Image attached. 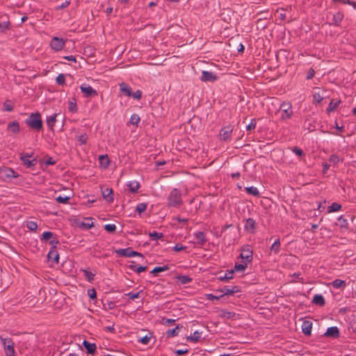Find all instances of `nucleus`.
<instances>
[{
  "instance_id": "nucleus-8",
  "label": "nucleus",
  "mask_w": 356,
  "mask_h": 356,
  "mask_svg": "<svg viewBox=\"0 0 356 356\" xmlns=\"http://www.w3.org/2000/svg\"><path fill=\"white\" fill-rule=\"evenodd\" d=\"M65 40L58 37H54L50 42V47L54 51H60L65 46Z\"/></svg>"
},
{
  "instance_id": "nucleus-15",
  "label": "nucleus",
  "mask_w": 356,
  "mask_h": 356,
  "mask_svg": "<svg viewBox=\"0 0 356 356\" xmlns=\"http://www.w3.org/2000/svg\"><path fill=\"white\" fill-rule=\"evenodd\" d=\"M120 91L126 96L131 97V87L124 83H122L120 85Z\"/></svg>"
},
{
  "instance_id": "nucleus-36",
  "label": "nucleus",
  "mask_w": 356,
  "mask_h": 356,
  "mask_svg": "<svg viewBox=\"0 0 356 356\" xmlns=\"http://www.w3.org/2000/svg\"><path fill=\"white\" fill-rule=\"evenodd\" d=\"M169 269V267L168 266H158L155 267L152 271L151 273L156 274L160 272H163Z\"/></svg>"
},
{
  "instance_id": "nucleus-45",
  "label": "nucleus",
  "mask_w": 356,
  "mask_h": 356,
  "mask_svg": "<svg viewBox=\"0 0 356 356\" xmlns=\"http://www.w3.org/2000/svg\"><path fill=\"white\" fill-rule=\"evenodd\" d=\"M147 209V204L145 203H140L136 206V211L140 214L144 212Z\"/></svg>"
},
{
  "instance_id": "nucleus-6",
  "label": "nucleus",
  "mask_w": 356,
  "mask_h": 356,
  "mask_svg": "<svg viewBox=\"0 0 356 356\" xmlns=\"http://www.w3.org/2000/svg\"><path fill=\"white\" fill-rule=\"evenodd\" d=\"M118 255L120 257H131L134 256H138L143 257V254L140 252L133 250L131 248L124 249H118L115 251Z\"/></svg>"
},
{
  "instance_id": "nucleus-60",
  "label": "nucleus",
  "mask_w": 356,
  "mask_h": 356,
  "mask_svg": "<svg viewBox=\"0 0 356 356\" xmlns=\"http://www.w3.org/2000/svg\"><path fill=\"white\" fill-rule=\"evenodd\" d=\"M56 162V161L55 160H53V157H49V159L42 161V163L46 165H53Z\"/></svg>"
},
{
  "instance_id": "nucleus-28",
  "label": "nucleus",
  "mask_w": 356,
  "mask_h": 356,
  "mask_svg": "<svg viewBox=\"0 0 356 356\" xmlns=\"http://www.w3.org/2000/svg\"><path fill=\"white\" fill-rule=\"evenodd\" d=\"M177 279L182 284H186L192 281V279L187 275H179L177 277Z\"/></svg>"
},
{
  "instance_id": "nucleus-52",
  "label": "nucleus",
  "mask_w": 356,
  "mask_h": 356,
  "mask_svg": "<svg viewBox=\"0 0 356 356\" xmlns=\"http://www.w3.org/2000/svg\"><path fill=\"white\" fill-rule=\"evenodd\" d=\"M81 91L85 93L86 97L89 96V86L83 84L80 87Z\"/></svg>"
},
{
  "instance_id": "nucleus-48",
  "label": "nucleus",
  "mask_w": 356,
  "mask_h": 356,
  "mask_svg": "<svg viewBox=\"0 0 356 356\" xmlns=\"http://www.w3.org/2000/svg\"><path fill=\"white\" fill-rule=\"evenodd\" d=\"M314 101L316 103H320L323 99V97L319 92H315L313 95Z\"/></svg>"
},
{
  "instance_id": "nucleus-56",
  "label": "nucleus",
  "mask_w": 356,
  "mask_h": 356,
  "mask_svg": "<svg viewBox=\"0 0 356 356\" xmlns=\"http://www.w3.org/2000/svg\"><path fill=\"white\" fill-rule=\"evenodd\" d=\"M53 236V233L51 232H45L43 233L42 234V239H44V240H49L52 238Z\"/></svg>"
},
{
  "instance_id": "nucleus-64",
  "label": "nucleus",
  "mask_w": 356,
  "mask_h": 356,
  "mask_svg": "<svg viewBox=\"0 0 356 356\" xmlns=\"http://www.w3.org/2000/svg\"><path fill=\"white\" fill-rule=\"evenodd\" d=\"M97 297L96 291L95 289H90V299L95 300Z\"/></svg>"
},
{
  "instance_id": "nucleus-58",
  "label": "nucleus",
  "mask_w": 356,
  "mask_h": 356,
  "mask_svg": "<svg viewBox=\"0 0 356 356\" xmlns=\"http://www.w3.org/2000/svg\"><path fill=\"white\" fill-rule=\"evenodd\" d=\"M149 341H150V337H147V336H145L139 340L140 342H141L142 343H143L145 345H147L149 342Z\"/></svg>"
},
{
  "instance_id": "nucleus-2",
  "label": "nucleus",
  "mask_w": 356,
  "mask_h": 356,
  "mask_svg": "<svg viewBox=\"0 0 356 356\" xmlns=\"http://www.w3.org/2000/svg\"><path fill=\"white\" fill-rule=\"evenodd\" d=\"M27 124L33 129L40 130L42 127V122L40 113H32L26 120Z\"/></svg>"
},
{
  "instance_id": "nucleus-33",
  "label": "nucleus",
  "mask_w": 356,
  "mask_h": 356,
  "mask_svg": "<svg viewBox=\"0 0 356 356\" xmlns=\"http://www.w3.org/2000/svg\"><path fill=\"white\" fill-rule=\"evenodd\" d=\"M56 116L57 115L54 114L47 118V123L49 127H53V126L54 125Z\"/></svg>"
},
{
  "instance_id": "nucleus-30",
  "label": "nucleus",
  "mask_w": 356,
  "mask_h": 356,
  "mask_svg": "<svg viewBox=\"0 0 356 356\" xmlns=\"http://www.w3.org/2000/svg\"><path fill=\"white\" fill-rule=\"evenodd\" d=\"M140 120V118L139 115L136 113H134L131 115V116L130 118L129 123L133 125H138Z\"/></svg>"
},
{
  "instance_id": "nucleus-9",
  "label": "nucleus",
  "mask_w": 356,
  "mask_h": 356,
  "mask_svg": "<svg viewBox=\"0 0 356 356\" xmlns=\"http://www.w3.org/2000/svg\"><path fill=\"white\" fill-rule=\"evenodd\" d=\"M218 79V76L216 74L209 72L206 70H203L202 72V76L200 77V80L203 82H214Z\"/></svg>"
},
{
  "instance_id": "nucleus-19",
  "label": "nucleus",
  "mask_w": 356,
  "mask_h": 356,
  "mask_svg": "<svg viewBox=\"0 0 356 356\" xmlns=\"http://www.w3.org/2000/svg\"><path fill=\"white\" fill-rule=\"evenodd\" d=\"M8 129L12 133H18L19 131V124L16 121L12 122L8 124Z\"/></svg>"
},
{
  "instance_id": "nucleus-62",
  "label": "nucleus",
  "mask_w": 356,
  "mask_h": 356,
  "mask_svg": "<svg viewBox=\"0 0 356 356\" xmlns=\"http://www.w3.org/2000/svg\"><path fill=\"white\" fill-rule=\"evenodd\" d=\"M292 152L298 156H301L302 154V149L298 147H295L294 148H293Z\"/></svg>"
},
{
  "instance_id": "nucleus-27",
  "label": "nucleus",
  "mask_w": 356,
  "mask_h": 356,
  "mask_svg": "<svg viewBox=\"0 0 356 356\" xmlns=\"http://www.w3.org/2000/svg\"><path fill=\"white\" fill-rule=\"evenodd\" d=\"M343 15L340 12H338L336 14H334L333 16L334 24L337 26L339 25L341 20L343 19Z\"/></svg>"
},
{
  "instance_id": "nucleus-35",
  "label": "nucleus",
  "mask_w": 356,
  "mask_h": 356,
  "mask_svg": "<svg viewBox=\"0 0 356 356\" xmlns=\"http://www.w3.org/2000/svg\"><path fill=\"white\" fill-rule=\"evenodd\" d=\"M220 316L226 318H232L235 316V313L225 310L220 311Z\"/></svg>"
},
{
  "instance_id": "nucleus-7",
  "label": "nucleus",
  "mask_w": 356,
  "mask_h": 356,
  "mask_svg": "<svg viewBox=\"0 0 356 356\" xmlns=\"http://www.w3.org/2000/svg\"><path fill=\"white\" fill-rule=\"evenodd\" d=\"M18 175L11 168H3L0 169V178L4 181L17 177Z\"/></svg>"
},
{
  "instance_id": "nucleus-26",
  "label": "nucleus",
  "mask_w": 356,
  "mask_h": 356,
  "mask_svg": "<svg viewBox=\"0 0 356 356\" xmlns=\"http://www.w3.org/2000/svg\"><path fill=\"white\" fill-rule=\"evenodd\" d=\"M99 165L103 168H106L110 164L109 157H98Z\"/></svg>"
},
{
  "instance_id": "nucleus-53",
  "label": "nucleus",
  "mask_w": 356,
  "mask_h": 356,
  "mask_svg": "<svg viewBox=\"0 0 356 356\" xmlns=\"http://www.w3.org/2000/svg\"><path fill=\"white\" fill-rule=\"evenodd\" d=\"M222 297H223V295H220L219 296H216L211 293L206 294L207 299L209 300H219Z\"/></svg>"
},
{
  "instance_id": "nucleus-14",
  "label": "nucleus",
  "mask_w": 356,
  "mask_h": 356,
  "mask_svg": "<svg viewBox=\"0 0 356 356\" xmlns=\"http://www.w3.org/2000/svg\"><path fill=\"white\" fill-rule=\"evenodd\" d=\"M245 229L250 233H253L255 229V221L252 218L246 220Z\"/></svg>"
},
{
  "instance_id": "nucleus-12",
  "label": "nucleus",
  "mask_w": 356,
  "mask_h": 356,
  "mask_svg": "<svg viewBox=\"0 0 356 356\" xmlns=\"http://www.w3.org/2000/svg\"><path fill=\"white\" fill-rule=\"evenodd\" d=\"M312 323L309 321H305L302 325V332L305 335H310L312 332Z\"/></svg>"
},
{
  "instance_id": "nucleus-22",
  "label": "nucleus",
  "mask_w": 356,
  "mask_h": 356,
  "mask_svg": "<svg viewBox=\"0 0 356 356\" xmlns=\"http://www.w3.org/2000/svg\"><path fill=\"white\" fill-rule=\"evenodd\" d=\"M340 102H341L339 100H332L326 109L327 113H330L331 112L334 111L336 109V108L339 106Z\"/></svg>"
},
{
  "instance_id": "nucleus-46",
  "label": "nucleus",
  "mask_w": 356,
  "mask_h": 356,
  "mask_svg": "<svg viewBox=\"0 0 356 356\" xmlns=\"http://www.w3.org/2000/svg\"><path fill=\"white\" fill-rule=\"evenodd\" d=\"M29 158L30 157H20V159L22 161L23 164L26 165L27 168L32 167V163Z\"/></svg>"
},
{
  "instance_id": "nucleus-24",
  "label": "nucleus",
  "mask_w": 356,
  "mask_h": 356,
  "mask_svg": "<svg viewBox=\"0 0 356 356\" xmlns=\"http://www.w3.org/2000/svg\"><path fill=\"white\" fill-rule=\"evenodd\" d=\"M332 286L335 289L345 288L346 282L343 280L337 279L331 283Z\"/></svg>"
},
{
  "instance_id": "nucleus-49",
  "label": "nucleus",
  "mask_w": 356,
  "mask_h": 356,
  "mask_svg": "<svg viewBox=\"0 0 356 356\" xmlns=\"http://www.w3.org/2000/svg\"><path fill=\"white\" fill-rule=\"evenodd\" d=\"M104 229L108 232H114L116 230V226L113 224H108L104 226Z\"/></svg>"
},
{
  "instance_id": "nucleus-11",
  "label": "nucleus",
  "mask_w": 356,
  "mask_h": 356,
  "mask_svg": "<svg viewBox=\"0 0 356 356\" xmlns=\"http://www.w3.org/2000/svg\"><path fill=\"white\" fill-rule=\"evenodd\" d=\"M324 336L337 339L339 337V330L337 327H330L327 329Z\"/></svg>"
},
{
  "instance_id": "nucleus-4",
  "label": "nucleus",
  "mask_w": 356,
  "mask_h": 356,
  "mask_svg": "<svg viewBox=\"0 0 356 356\" xmlns=\"http://www.w3.org/2000/svg\"><path fill=\"white\" fill-rule=\"evenodd\" d=\"M182 203L181 192L174 188L168 196V206L173 207H178Z\"/></svg>"
},
{
  "instance_id": "nucleus-29",
  "label": "nucleus",
  "mask_w": 356,
  "mask_h": 356,
  "mask_svg": "<svg viewBox=\"0 0 356 356\" xmlns=\"http://www.w3.org/2000/svg\"><path fill=\"white\" fill-rule=\"evenodd\" d=\"M201 337V332H199L197 331H195L193 332L192 336H190L187 338L188 341H191L193 342H197L199 341L200 338Z\"/></svg>"
},
{
  "instance_id": "nucleus-51",
  "label": "nucleus",
  "mask_w": 356,
  "mask_h": 356,
  "mask_svg": "<svg viewBox=\"0 0 356 356\" xmlns=\"http://www.w3.org/2000/svg\"><path fill=\"white\" fill-rule=\"evenodd\" d=\"M134 99H139L142 97V92L140 90H137L134 92H131V96Z\"/></svg>"
},
{
  "instance_id": "nucleus-34",
  "label": "nucleus",
  "mask_w": 356,
  "mask_h": 356,
  "mask_svg": "<svg viewBox=\"0 0 356 356\" xmlns=\"http://www.w3.org/2000/svg\"><path fill=\"white\" fill-rule=\"evenodd\" d=\"M179 330V326L177 325L175 328L169 330L166 332V334L168 337H172L177 336L178 334V330Z\"/></svg>"
},
{
  "instance_id": "nucleus-1",
  "label": "nucleus",
  "mask_w": 356,
  "mask_h": 356,
  "mask_svg": "<svg viewBox=\"0 0 356 356\" xmlns=\"http://www.w3.org/2000/svg\"><path fill=\"white\" fill-rule=\"evenodd\" d=\"M72 226L80 230L89 229V218L80 216H72L70 219Z\"/></svg>"
},
{
  "instance_id": "nucleus-17",
  "label": "nucleus",
  "mask_w": 356,
  "mask_h": 356,
  "mask_svg": "<svg viewBox=\"0 0 356 356\" xmlns=\"http://www.w3.org/2000/svg\"><path fill=\"white\" fill-rule=\"evenodd\" d=\"M47 257H48L49 260H50V261L52 260V261H55V263H56V264L58 263L59 254L56 250L51 249L49 252Z\"/></svg>"
},
{
  "instance_id": "nucleus-5",
  "label": "nucleus",
  "mask_w": 356,
  "mask_h": 356,
  "mask_svg": "<svg viewBox=\"0 0 356 356\" xmlns=\"http://www.w3.org/2000/svg\"><path fill=\"white\" fill-rule=\"evenodd\" d=\"M233 128L231 125L223 127L219 134V139L223 141H228L231 139Z\"/></svg>"
},
{
  "instance_id": "nucleus-54",
  "label": "nucleus",
  "mask_w": 356,
  "mask_h": 356,
  "mask_svg": "<svg viewBox=\"0 0 356 356\" xmlns=\"http://www.w3.org/2000/svg\"><path fill=\"white\" fill-rule=\"evenodd\" d=\"M335 128L337 130V132L335 133L334 134L337 136H341V134L344 131V127L343 126H339L338 124L335 122Z\"/></svg>"
},
{
  "instance_id": "nucleus-61",
  "label": "nucleus",
  "mask_w": 356,
  "mask_h": 356,
  "mask_svg": "<svg viewBox=\"0 0 356 356\" xmlns=\"http://www.w3.org/2000/svg\"><path fill=\"white\" fill-rule=\"evenodd\" d=\"M49 243L51 245L52 249L55 250L56 245L59 243V241L57 240V238H54L50 241Z\"/></svg>"
},
{
  "instance_id": "nucleus-57",
  "label": "nucleus",
  "mask_w": 356,
  "mask_h": 356,
  "mask_svg": "<svg viewBox=\"0 0 356 356\" xmlns=\"http://www.w3.org/2000/svg\"><path fill=\"white\" fill-rule=\"evenodd\" d=\"M88 140V136L86 135H82L79 136V141L81 145L86 144Z\"/></svg>"
},
{
  "instance_id": "nucleus-55",
  "label": "nucleus",
  "mask_w": 356,
  "mask_h": 356,
  "mask_svg": "<svg viewBox=\"0 0 356 356\" xmlns=\"http://www.w3.org/2000/svg\"><path fill=\"white\" fill-rule=\"evenodd\" d=\"M246 267H247L246 264H236L235 266H234V269L237 271L244 270Z\"/></svg>"
},
{
  "instance_id": "nucleus-39",
  "label": "nucleus",
  "mask_w": 356,
  "mask_h": 356,
  "mask_svg": "<svg viewBox=\"0 0 356 356\" xmlns=\"http://www.w3.org/2000/svg\"><path fill=\"white\" fill-rule=\"evenodd\" d=\"M234 270L227 271L224 276L220 277L218 279L220 281L229 280L233 277Z\"/></svg>"
},
{
  "instance_id": "nucleus-10",
  "label": "nucleus",
  "mask_w": 356,
  "mask_h": 356,
  "mask_svg": "<svg viewBox=\"0 0 356 356\" xmlns=\"http://www.w3.org/2000/svg\"><path fill=\"white\" fill-rule=\"evenodd\" d=\"M102 194L103 198L108 203H111L114 201V195L113 189L108 187L101 188Z\"/></svg>"
},
{
  "instance_id": "nucleus-16",
  "label": "nucleus",
  "mask_w": 356,
  "mask_h": 356,
  "mask_svg": "<svg viewBox=\"0 0 356 356\" xmlns=\"http://www.w3.org/2000/svg\"><path fill=\"white\" fill-rule=\"evenodd\" d=\"M240 257L247 262H250L252 259V252L249 250H243Z\"/></svg>"
},
{
  "instance_id": "nucleus-32",
  "label": "nucleus",
  "mask_w": 356,
  "mask_h": 356,
  "mask_svg": "<svg viewBox=\"0 0 356 356\" xmlns=\"http://www.w3.org/2000/svg\"><path fill=\"white\" fill-rule=\"evenodd\" d=\"M341 209V205L339 203L334 202L328 207L329 212H334L340 210Z\"/></svg>"
},
{
  "instance_id": "nucleus-50",
  "label": "nucleus",
  "mask_w": 356,
  "mask_h": 356,
  "mask_svg": "<svg viewBox=\"0 0 356 356\" xmlns=\"http://www.w3.org/2000/svg\"><path fill=\"white\" fill-rule=\"evenodd\" d=\"M140 293H142V291L137 292V293L130 292V293H127L126 296L129 297V298L134 300V299L138 298L140 297Z\"/></svg>"
},
{
  "instance_id": "nucleus-20",
  "label": "nucleus",
  "mask_w": 356,
  "mask_h": 356,
  "mask_svg": "<svg viewBox=\"0 0 356 356\" xmlns=\"http://www.w3.org/2000/svg\"><path fill=\"white\" fill-rule=\"evenodd\" d=\"M1 19L0 29L3 31L8 28L9 22L8 21V16L6 15H1Z\"/></svg>"
},
{
  "instance_id": "nucleus-47",
  "label": "nucleus",
  "mask_w": 356,
  "mask_h": 356,
  "mask_svg": "<svg viewBox=\"0 0 356 356\" xmlns=\"http://www.w3.org/2000/svg\"><path fill=\"white\" fill-rule=\"evenodd\" d=\"M256 120L255 119H252L250 122L246 126L247 131H251L255 129L256 127Z\"/></svg>"
},
{
  "instance_id": "nucleus-44",
  "label": "nucleus",
  "mask_w": 356,
  "mask_h": 356,
  "mask_svg": "<svg viewBox=\"0 0 356 356\" xmlns=\"http://www.w3.org/2000/svg\"><path fill=\"white\" fill-rule=\"evenodd\" d=\"M56 81L59 85H64L65 83V77L63 74H60L57 76Z\"/></svg>"
},
{
  "instance_id": "nucleus-63",
  "label": "nucleus",
  "mask_w": 356,
  "mask_h": 356,
  "mask_svg": "<svg viewBox=\"0 0 356 356\" xmlns=\"http://www.w3.org/2000/svg\"><path fill=\"white\" fill-rule=\"evenodd\" d=\"M6 356H15L14 348L5 350Z\"/></svg>"
},
{
  "instance_id": "nucleus-43",
  "label": "nucleus",
  "mask_w": 356,
  "mask_h": 356,
  "mask_svg": "<svg viewBox=\"0 0 356 356\" xmlns=\"http://www.w3.org/2000/svg\"><path fill=\"white\" fill-rule=\"evenodd\" d=\"M333 2L339 1L343 4H348L352 6L355 9H356V2L352 1L350 0H332Z\"/></svg>"
},
{
  "instance_id": "nucleus-42",
  "label": "nucleus",
  "mask_w": 356,
  "mask_h": 356,
  "mask_svg": "<svg viewBox=\"0 0 356 356\" xmlns=\"http://www.w3.org/2000/svg\"><path fill=\"white\" fill-rule=\"evenodd\" d=\"M68 110L70 111V112H75L76 110V102L72 99V100H70L69 102H68Z\"/></svg>"
},
{
  "instance_id": "nucleus-31",
  "label": "nucleus",
  "mask_w": 356,
  "mask_h": 356,
  "mask_svg": "<svg viewBox=\"0 0 356 356\" xmlns=\"http://www.w3.org/2000/svg\"><path fill=\"white\" fill-rule=\"evenodd\" d=\"M245 191H247L248 193L253 195L254 196L257 197L259 195V192L257 190V188L255 187H253V186L246 187Z\"/></svg>"
},
{
  "instance_id": "nucleus-25",
  "label": "nucleus",
  "mask_w": 356,
  "mask_h": 356,
  "mask_svg": "<svg viewBox=\"0 0 356 356\" xmlns=\"http://www.w3.org/2000/svg\"><path fill=\"white\" fill-rule=\"evenodd\" d=\"M128 186L131 193H136L140 187V184L137 181H132L129 182Z\"/></svg>"
},
{
  "instance_id": "nucleus-41",
  "label": "nucleus",
  "mask_w": 356,
  "mask_h": 356,
  "mask_svg": "<svg viewBox=\"0 0 356 356\" xmlns=\"http://www.w3.org/2000/svg\"><path fill=\"white\" fill-rule=\"evenodd\" d=\"M70 200V196H62V195H59L58 197H56V200L59 202V203H62V204H65L68 202V200Z\"/></svg>"
},
{
  "instance_id": "nucleus-13",
  "label": "nucleus",
  "mask_w": 356,
  "mask_h": 356,
  "mask_svg": "<svg viewBox=\"0 0 356 356\" xmlns=\"http://www.w3.org/2000/svg\"><path fill=\"white\" fill-rule=\"evenodd\" d=\"M1 341L4 347V350L12 349L14 348V343L10 338H3L1 337Z\"/></svg>"
},
{
  "instance_id": "nucleus-18",
  "label": "nucleus",
  "mask_w": 356,
  "mask_h": 356,
  "mask_svg": "<svg viewBox=\"0 0 356 356\" xmlns=\"http://www.w3.org/2000/svg\"><path fill=\"white\" fill-rule=\"evenodd\" d=\"M220 291L222 293H223L222 295H223V296H224L225 295H226V296L232 295L236 292H238V286H233L232 289H229L227 286H225L220 290Z\"/></svg>"
},
{
  "instance_id": "nucleus-37",
  "label": "nucleus",
  "mask_w": 356,
  "mask_h": 356,
  "mask_svg": "<svg viewBox=\"0 0 356 356\" xmlns=\"http://www.w3.org/2000/svg\"><path fill=\"white\" fill-rule=\"evenodd\" d=\"M280 240L277 239L276 241H275V242L273 243V244L270 247V250L272 251H274L275 253H278V252L280 250Z\"/></svg>"
},
{
  "instance_id": "nucleus-38",
  "label": "nucleus",
  "mask_w": 356,
  "mask_h": 356,
  "mask_svg": "<svg viewBox=\"0 0 356 356\" xmlns=\"http://www.w3.org/2000/svg\"><path fill=\"white\" fill-rule=\"evenodd\" d=\"M149 237L152 240H156L163 238V234L162 233L153 232L149 234Z\"/></svg>"
},
{
  "instance_id": "nucleus-21",
  "label": "nucleus",
  "mask_w": 356,
  "mask_h": 356,
  "mask_svg": "<svg viewBox=\"0 0 356 356\" xmlns=\"http://www.w3.org/2000/svg\"><path fill=\"white\" fill-rule=\"evenodd\" d=\"M312 302L313 303L320 306H323L325 304V301L323 296L322 295L318 294L314 296Z\"/></svg>"
},
{
  "instance_id": "nucleus-59",
  "label": "nucleus",
  "mask_w": 356,
  "mask_h": 356,
  "mask_svg": "<svg viewBox=\"0 0 356 356\" xmlns=\"http://www.w3.org/2000/svg\"><path fill=\"white\" fill-rule=\"evenodd\" d=\"M186 248L185 246H183L181 245V244H176L174 248H173V250L176 252H179V251H181V250H185Z\"/></svg>"
},
{
  "instance_id": "nucleus-23",
  "label": "nucleus",
  "mask_w": 356,
  "mask_h": 356,
  "mask_svg": "<svg viewBox=\"0 0 356 356\" xmlns=\"http://www.w3.org/2000/svg\"><path fill=\"white\" fill-rule=\"evenodd\" d=\"M195 236L197 240L198 243L203 245L206 241L205 234L203 232H198L195 234Z\"/></svg>"
},
{
  "instance_id": "nucleus-40",
  "label": "nucleus",
  "mask_w": 356,
  "mask_h": 356,
  "mask_svg": "<svg viewBox=\"0 0 356 356\" xmlns=\"http://www.w3.org/2000/svg\"><path fill=\"white\" fill-rule=\"evenodd\" d=\"M26 227L31 231H35L38 229V224L34 221H28Z\"/></svg>"
},
{
  "instance_id": "nucleus-3",
  "label": "nucleus",
  "mask_w": 356,
  "mask_h": 356,
  "mask_svg": "<svg viewBox=\"0 0 356 356\" xmlns=\"http://www.w3.org/2000/svg\"><path fill=\"white\" fill-rule=\"evenodd\" d=\"M279 112H280V118L282 120L290 119L293 115V108L291 102H283L281 103Z\"/></svg>"
}]
</instances>
